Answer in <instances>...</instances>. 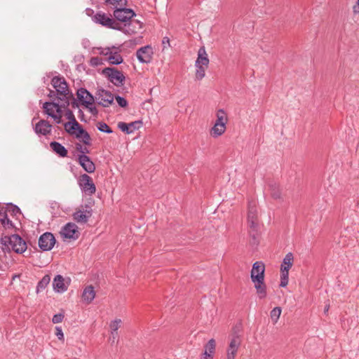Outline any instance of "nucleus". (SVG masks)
Wrapping results in <instances>:
<instances>
[{"instance_id": "nucleus-1", "label": "nucleus", "mask_w": 359, "mask_h": 359, "mask_svg": "<svg viewBox=\"0 0 359 359\" xmlns=\"http://www.w3.org/2000/svg\"><path fill=\"white\" fill-rule=\"evenodd\" d=\"M51 84L55 88V91L50 90L48 96L56 99L60 102H63L64 105L69 104V98L72 94L68 88L67 83L63 77L54 76L52 79Z\"/></svg>"}, {"instance_id": "nucleus-2", "label": "nucleus", "mask_w": 359, "mask_h": 359, "mask_svg": "<svg viewBox=\"0 0 359 359\" xmlns=\"http://www.w3.org/2000/svg\"><path fill=\"white\" fill-rule=\"evenodd\" d=\"M0 248L4 252L13 251L22 254L27 250V244L18 234L5 235L0 238Z\"/></svg>"}, {"instance_id": "nucleus-3", "label": "nucleus", "mask_w": 359, "mask_h": 359, "mask_svg": "<svg viewBox=\"0 0 359 359\" xmlns=\"http://www.w3.org/2000/svg\"><path fill=\"white\" fill-rule=\"evenodd\" d=\"M69 105H64L63 102L53 99L51 102H46L43 104L45 114L51 117L54 121L59 124L62 122L63 111Z\"/></svg>"}, {"instance_id": "nucleus-4", "label": "nucleus", "mask_w": 359, "mask_h": 359, "mask_svg": "<svg viewBox=\"0 0 359 359\" xmlns=\"http://www.w3.org/2000/svg\"><path fill=\"white\" fill-rule=\"evenodd\" d=\"M94 22L100 24L103 27L114 29H121V25L110 14H107L102 11H98L92 18Z\"/></svg>"}, {"instance_id": "nucleus-5", "label": "nucleus", "mask_w": 359, "mask_h": 359, "mask_svg": "<svg viewBox=\"0 0 359 359\" xmlns=\"http://www.w3.org/2000/svg\"><path fill=\"white\" fill-rule=\"evenodd\" d=\"M248 225L252 231H257L259 227V216L257 202L254 200L250 201L248 205Z\"/></svg>"}, {"instance_id": "nucleus-6", "label": "nucleus", "mask_w": 359, "mask_h": 359, "mask_svg": "<svg viewBox=\"0 0 359 359\" xmlns=\"http://www.w3.org/2000/svg\"><path fill=\"white\" fill-rule=\"evenodd\" d=\"M241 341V337L238 333L234 332L230 334L229 343L226 349V359H235Z\"/></svg>"}, {"instance_id": "nucleus-7", "label": "nucleus", "mask_w": 359, "mask_h": 359, "mask_svg": "<svg viewBox=\"0 0 359 359\" xmlns=\"http://www.w3.org/2000/svg\"><path fill=\"white\" fill-rule=\"evenodd\" d=\"M109 80L116 86H121L123 84L125 76L122 72L115 68L107 67L102 71Z\"/></svg>"}, {"instance_id": "nucleus-8", "label": "nucleus", "mask_w": 359, "mask_h": 359, "mask_svg": "<svg viewBox=\"0 0 359 359\" xmlns=\"http://www.w3.org/2000/svg\"><path fill=\"white\" fill-rule=\"evenodd\" d=\"M79 185L81 190L87 195L90 196L96 191V187L92 178L87 174L81 175L79 180Z\"/></svg>"}, {"instance_id": "nucleus-9", "label": "nucleus", "mask_w": 359, "mask_h": 359, "mask_svg": "<svg viewBox=\"0 0 359 359\" xmlns=\"http://www.w3.org/2000/svg\"><path fill=\"white\" fill-rule=\"evenodd\" d=\"M60 234L65 239L76 240L79 237L80 233L76 224L69 222L62 228Z\"/></svg>"}, {"instance_id": "nucleus-10", "label": "nucleus", "mask_w": 359, "mask_h": 359, "mask_svg": "<svg viewBox=\"0 0 359 359\" xmlns=\"http://www.w3.org/2000/svg\"><path fill=\"white\" fill-rule=\"evenodd\" d=\"M123 7H116L114 8V9L113 15L116 20L126 22L127 21L131 20L132 18H133L135 15V13L133 10L130 8H126Z\"/></svg>"}, {"instance_id": "nucleus-11", "label": "nucleus", "mask_w": 359, "mask_h": 359, "mask_svg": "<svg viewBox=\"0 0 359 359\" xmlns=\"http://www.w3.org/2000/svg\"><path fill=\"white\" fill-rule=\"evenodd\" d=\"M100 53L106 57V60L111 65H119L123 60L114 47L106 48L102 50Z\"/></svg>"}, {"instance_id": "nucleus-12", "label": "nucleus", "mask_w": 359, "mask_h": 359, "mask_svg": "<svg viewBox=\"0 0 359 359\" xmlns=\"http://www.w3.org/2000/svg\"><path fill=\"white\" fill-rule=\"evenodd\" d=\"M55 243L54 236L49 232L42 234L39 239V246L43 251L50 250Z\"/></svg>"}, {"instance_id": "nucleus-13", "label": "nucleus", "mask_w": 359, "mask_h": 359, "mask_svg": "<svg viewBox=\"0 0 359 359\" xmlns=\"http://www.w3.org/2000/svg\"><path fill=\"white\" fill-rule=\"evenodd\" d=\"M95 98L99 104L107 107L113 103L114 97L109 91L104 89H99Z\"/></svg>"}, {"instance_id": "nucleus-14", "label": "nucleus", "mask_w": 359, "mask_h": 359, "mask_svg": "<svg viewBox=\"0 0 359 359\" xmlns=\"http://www.w3.org/2000/svg\"><path fill=\"white\" fill-rule=\"evenodd\" d=\"M264 271L265 266L262 262H255L250 273L252 282L264 280Z\"/></svg>"}, {"instance_id": "nucleus-15", "label": "nucleus", "mask_w": 359, "mask_h": 359, "mask_svg": "<svg viewBox=\"0 0 359 359\" xmlns=\"http://www.w3.org/2000/svg\"><path fill=\"white\" fill-rule=\"evenodd\" d=\"M92 209L86 205L85 209L82 208L76 210L72 216L74 220L77 223L86 224L88 221L89 218L92 216Z\"/></svg>"}, {"instance_id": "nucleus-16", "label": "nucleus", "mask_w": 359, "mask_h": 359, "mask_svg": "<svg viewBox=\"0 0 359 359\" xmlns=\"http://www.w3.org/2000/svg\"><path fill=\"white\" fill-rule=\"evenodd\" d=\"M70 284V279L64 278L61 275H57L53 281V290L56 292L62 293L67 290V288Z\"/></svg>"}, {"instance_id": "nucleus-17", "label": "nucleus", "mask_w": 359, "mask_h": 359, "mask_svg": "<svg viewBox=\"0 0 359 359\" xmlns=\"http://www.w3.org/2000/svg\"><path fill=\"white\" fill-rule=\"evenodd\" d=\"M152 54V48L149 46L140 48L136 53L137 59L142 63L149 62L151 59Z\"/></svg>"}, {"instance_id": "nucleus-18", "label": "nucleus", "mask_w": 359, "mask_h": 359, "mask_svg": "<svg viewBox=\"0 0 359 359\" xmlns=\"http://www.w3.org/2000/svg\"><path fill=\"white\" fill-rule=\"evenodd\" d=\"M77 97L82 105H90L94 104V97L85 88H80L77 91Z\"/></svg>"}, {"instance_id": "nucleus-19", "label": "nucleus", "mask_w": 359, "mask_h": 359, "mask_svg": "<svg viewBox=\"0 0 359 359\" xmlns=\"http://www.w3.org/2000/svg\"><path fill=\"white\" fill-rule=\"evenodd\" d=\"M78 161L81 166L88 173H92L95 170L94 163L85 154L78 156Z\"/></svg>"}, {"instance_id": "nucleus-20", "label": "nucleus", "mask_w": 359, "mask_h": 359, "mask_svg": "<svg viewBox=\"0 0 359 359\" xmlns=\"http://www.w3.org/2000/svg\"><path fill=\"white\" fill-rule=\"evenodd\" d=\"M52 126L48 121L41 120L34 127V131L38 135H47L50 133Z\"/></svg>"}, {"instance_id": "nucleus-21", "label": "nucleus", "mask_w": 359, "mask_h": 359, "mask_svg": "<svg viewBox=\"0 0 359 359\" xmlns=\"http://www.w3.org/2000/svg\"><path fill=\"white\" fill-rule=\"evenodd\" d=\"M142 28V23L140 21L134 20L128 24H125L124 26H121L120 31L123 33L131 35L136 33Z\"/></svg>"}, {"instance_id": "nucleus-22", "label": "nucleus", "mask_w": 359, "mask_h": 359, "mask_svg": "<svg viewBox=\"0 0 359 359\" xmlns=\"http://www.w3.org/2000/svg\"><path fill=\"white\" fill-rule=\"evenodd\" d=\"M216 342L215 339H210L205 345L204 352L201 359H212L215 351Z\"/></svg>"}, {"instance_id": "nucleus-23", "label": "nucleus", "mask_w": 359, "mask_h": 359, "mask_svg": "<svg viewBox=\"0 0 359 359\" xmlns=\"http://www.w3.org/2000/svg\"><path fill=\"white\" fill-rule=\"evenodd\" d=\"M209 62L210 60L208 57L205 48L204 46H202L198 51V57L195 62V66L208 67Z\"/></svg>"}, {"instance_id": "nucleus-24", "label": "nucleus", "mask_w": 359, "mask_h": 359, "mask_svg": "<svg viewBox=\"0 0 359 359\" xmlns=\"http://www.w3.org/2000/svg\"><path fill=\"white\" fill-rule=\"evenodd\" d=\"M294 263V256L292 252L286 254L280 266V272L289 273L290 268Z\"/></svg>"}, {"instance_id": "nucleus-25", "label": "nucleus", "mask_w": 359, "mask_h": 359, "mask_svg": "<svg viewBox=\"0 0 359 359\" xmlns=\"http://www.w3.org/2000/svg\"><path fill=\"white\" fill-rule=\"evenodd\" d=\"M65 130L69 135H74L76 137V134L79 130L82 129L81 126L77 122L76 119H74L73 121H69L64 123Z\"/></svg>"}, {"instance_id": "nucleus-26", "label": "nucleus", "mask_w": 359, "mask_h": 359, "mask_svg": "<svg viewBox=\"0 0 359 359\" xmlns=\"http://www.w3.org/2000/svg\"><path fill=\"white\" fill-rule=\"evenodd\" d=\"M95 297V292L92 285L86 287L82 293L83 301L87 304H90Z\"/></svg>"}, {"instance_id": "nucleus-27", "label": "nucleus", "mask_w": 359, "mask_h": 359, "mask_svg": "<svg viewBox=\"0 0 359 359\" xmlns=\"http://www.w3.org/2000/svg\"><path fill=\"white\" fill-rule=\"evenodd\" d=\"M252 283H254L258 297L259 299H264L267 295L266 286L264 283V280L255 281Z\"/></svg>"}, {"instance_id": "nucleus-28", "label": "nucleus", "mask_w": 359, "mask_h": 359, "mask_svg": "<svg viewBox=\"0 0 359 359\" xmlns=\"http://www.w3.org/2000/svg\"><path fill=\"white\" fill-rule=\"evenodd\" d=\"M52 150L61 157H65L67 155V150L65 147L57 142H52L50 144Z\"/></svg>"}, {"instance_id": "nucleus-29", "label": "nucleus", "mask_w": 359, "mask_h": 359, "mask_svg": "<svg viewBox=\"0 0 359 359\" xmlns=\"http://www.w3.org/2000/svg\"><path fill=\"white\" fill-rule=\"evenodd\" d=\"M215 116H216V121H215V124H219V125H222V126H226V123L228 122V116H227L226 111L224 109H218L216 111Z\"/></svg>"}, {"instance_id": "nucleus-30", "label": "nucleus", "mask_w": 359, "mask_h": 359, "mask_svg": "<svg viewBox=\"0 0 359 359\" xmlns=\"http://www.w3.org/2000/svg\"><path fill=\"white\" fill-rule=\"evenodd\" d=\"M269 191L270 193L271 196L276 199H280L281 198V191L280 189L279 185L276 184V183H271L269 184Z\"/></svg>"}, {"instance_id": "nucleus-31", "label": "nucleus", "mask_w": 359, "mask_h": 359, "mask_svg": "<svg viewBox=\"0 0 359 359\" xmlns=\"http://www.w3.org/2000/svg\"><path fill=\"white\" fill-rule=\"evenodd\" d=\"M226 129V126L219 125V124H214L212 128L210 130V135L212 137H218L221 135H222Z\"/></svg>"}, {"instance_id": "nucleus-32", "label": "nucleus", "mask_w": 359, "mask_h": 359, "mask_svg": "<svg viewBox=\"0 0 359 359\" xmlns=\"http://www.w3.org/2000/svg\"><path fill=\"white\" fill-rule=\"evenodd\" d=\"M104 4L107 6H110L111 8L116 7L126 6L127 4L126 0H104Z\"/></svg>"}, {"instance_id": "nucleus-33", "label": "nucleus", "mask_w": 359, "mask_h": 359, "mask_svg": "<svg viewBox=\"0 0 359 359\" xmlns=\"http://www.w3.org/2000/svg\"><path fill=\"white\" fill-rule=\"evenodd\" d=\"M76 137L81 139V141L86 145L90 144V137L89 134L83 128L79 130Z\"/></svg>"}, {"instance_id": "nucleus-34", "label": "nucleus", "mask_w": 359, "mask_h": 359, "mask_svg": "<svg viewBox=\"0 0 359 359\" xmlns=\"http://www.w3.org/2000/svg\"><path fill=\"white\" fill-rule=\"evenodd\" d=\"M50 281V276L49 275L44 276L42 279L38 283L36 292H39L46 288Z\"/></svg>"}, {"instance_id": "nucleus-35", "label": "nucleus", "mask_w": 359, "mask_h": 359, "mask_svg": "<svg viewBox=\"0 0 359 359\" xmlns=\"http://www.w3.org/2000/svg\"><path fill=\"white\" fill-rule=\"evenodd\" d=\"M196 67V80H201L203 79L205 76V70L208 68V67L205 66H195Z\"/></svg>"}, {"instance_id": "nucleus-36", "label": "nucleus", "mask_w": 359, "mask_h": 359, "mask_svg": "<svg viewBox=\"0 0 359 359\" xmlns=\"http://www.w3.org/2000/svg\"><path fill=\"white\" fill-rule=\"evenodd\" d=\"M142 121L140 120L135 121L133 122H131L130 123H128V130L130 134L134 133L135 130L140 129L142 126Z\"/></svg>"}, {"instance_id": "nucleus-37", "label": "nucleus", "mask_w": 359, "mask_h": 359, "mask_svg": "<svg viewBox=\"0 0 359 359\" xmlns=\"http://www.w3.org/2000/svg\"><path fill=\"white\" fill-rule=\"evenodd\" d=\"M122 324V320L119 318L111 321L109 324L110 332H118V328Z\"/></svg>"}, {"instance_id": "nucleus-38", "label": "nucleus", "mask_w": 359, "mask_h": 359, "mask_svg": "<svg viewBox=\"0 0 359 359\" xmlns=\"http://www.w3.org/2000/svg\"><path fill=\"white\" fill-rule=\"evenodd\" d=\"M281 314V309L280 307H275L271 311V318L273 323H276Z\"/></svg>"}, {"instance_id": "nucleus-39", "label": "nucleus", "mask_w": 359, "mask_h": 359, "mask_svg": "<svg viewBox=\"0 0 359 359\" xmlns=\"http://www.w3.org/2000/svg\"><path fill=\"white\" fill-rule=\"evenodd\" d=\"M97 128L100 131L103 132V133H112V130L109 128V126L104 122L97 123Z\"/></svg>"}, {"instance_id": "nucleus-40", "label": "nucleus", "mask_w": 359, "mask_h": 359, "mask_svg": "<svg viewBox=\"0 0 359 359\" xmlns=\"http://www.w3.org/2000/svg\"><path fill=\"white\" fill-rule=\"evenodd\" d=\"M288 280H289V273L280 272V286L283 287H286L288 284Z\"/></svg>"}, {"instance_id": "nucleus-41", "label": "nucleus", "mask_w": 359, "mask_h": 359, "mask_svg": "<svg viewBox=\"0 0 359 359\" xmlns=\"http://www.w3.org/2000/svg\"><path fill=\"white\" fill-rule=\"evenodd\" d=\"M118 128L122 131L126 133V134H130L129 130H128V125L126 123L124 122H119L118 123Z\"/></svg>"}, {"instance_id": "nucleus-42", "label": "nucleus", "mask_w": 359, "mask_h": 359, "mask_svg": "<svg viewBox=\"0 0 359 359\" xmlns=\"http://www.w3.org/2000/svg\"><path fill=\"white\" fill-rule=\"evenodd\" d=\"M115 98H116L117 103L118 104V105L120 107H125L127 106L128 102L125 98H123L121 96H116Z\"/></svg>"}, {"instance_id": "nucleus-43", "label": "nucleus", "mask_w": 359, "mask_h": 359, "mask_svg": "<svg viewBox=\"0 0 359 359\" xmlns=\"http://www.w3.org/2000/svg\"><path fill=\"white\" fill-rule=\"evenodd\" d=\"M65 109V116L67 119H68L69 121H73L74 119H76L74 114L70 109H67V107Z\"/></svg>"}, {"instance_id": "nucleus-44", "label": "nucleus", "mask_w": 359, "mask_h": 359, "mask_svg": "<svg viewBox=\"0 0 359 359\" xmlns=\"http://www.w3.org/2000/svg\"><path fill=\"white\" fill-rule=\"evenodd\" d=\"M64 318V315L62 314V313H57V314H55L53 316V318H52V321L53 323L56 324V323H60L62 321Z\"/></svg>"}, {"instance_id": "nucleus-45", "label": "nucleus", "mask_w": 359, "mask_h": 359, "mask_svg": "<svg viewBox=\"0 0 359 359\" xmlns=\"http://www.w3.org/2000/svg\"><path fill=\"white\" fill-rule=\"evenodd\" d=\"M118 332H110L109 341L111 344L116 343L118 341Z\"/></svg>"}, {"instance_id": "nucleus-46", "label": "nucleus", "mask_w": 359, "mask_h": 359, "mask_svg": "<svg viewBox=\"0 0 359 359\" xmlns=\"http://www.w3.org/2000/svg\"><path fill=\"white\" fill-rule=\"evenodd\" d=\"M84 107L88 109V111L92 115L96 116L97 114L98 111L96 109V107L93 105V104H91L90 105H86Z\"/></svg>"}, {"instance_id": "nucleus-47", "label": "nucleus", "mask_w": 359, "mask_h": 359, "mask_svg": "<svg viewBox=\"0 0 359 359\" xmlns=\"http://www.w3.org/2000/svg\"><path fill=\"white\" fill-rule=\"evenodd\" d=\"M76 149L77 151H80L81 154L86 155V154L89 152L88 148L83 147L81 144H76Z\"/></svg>"}, {"instance_id": "nucleus-48", "label": "nucleus", "mask_w": 359, "mask_h": 359, "mask_svg": "<svg viewBox=\"0 0 359 359\" xmlns=\"http://www.w3.org/2000/svg\"><path fill=\"white\" fill-rule=\"evenodd\" d=\"M1 224L6 229H11L14 227L12 221H11L8 218L5 220L4 223H1Z\"/></svg>"}, {"instance_id": "nucleus-49", "label": "nucleus", "mask_w": 359, "mask_h": 359, "mask_svg": "<svg viewBox=\"0 0 359 359\" xmlns=\"http://www.w3.org/2000/svg\"><path fill=\"white\" fill-rule=\"evenodd\" d=\"M55 330H56L55 334L57 337V338L60 340L63 339L64 334H63L62 330L60 327H56Z\"/></svg>"}, {"instance_id": "nucleus-50", "label": "nucleus", "mask_w": 359, "mask_h": 359, "mask_svg": "<svg viewBox=\"0 0 359 359\" xmlns=\"http://www.w3.org/2000/svg\"><path fill=\"white\" fill-rule=\"evenodd\" d=\"M8 218V216L5 211L0 210V222L4 223L5 220Z\"/></svg>"}, {"instance_id": "nucleus-51", "label": "nucleus", "mask_w": 359, "mask_h": 359, "mask_svg": "<svg viewBox=\"0 0 359 359\" xmlns=\"http://www.w3.org/2000/svg\"><path fill=\"white\" fill-rule=\"evenodd\" d=\"M163 48L170 46V39L168 37H164L162 41Z\"/></svg>"}, {"instance_id": "nucleus-52", "label": "nucleus", "mask_w": 359, "mask_h": 359, "mask_svg": "<svg viewBox=\"0 0 359 359\" xmlns=\"http://www.w3.org/2000/svg\"><path fill=\"white\" fill-rule=\"evenodd\" d=\"M353 11L354 13H359V0H357L355 4L353 6Z\"/></svg>"}, {"instance_id": "nucleus-53", "label": "nucleus", "mask_w": 359, "mask_h": 359, "mask_svg": "<svg viewBox=\"0 0 359 359\" xmlns=\"http://www.w3.org/2000/svg\"><path fill=\"white\" fill-rule=\"evenodd\" d=\"M329 308H330V305H329V304H327V305H326V306H325V309H324V312H325V313L328 311Z\"/></svg>"}, {"instance_id": "nucleus-54", "label": "nucleus", "mask_w": 359, "mask_h": 359, "mask_svg": "<svg viewBox=\"0 0 359 359\" xmlns=\"http://www.w3.org/2000/svg\"><path fill=\"white\" fill-rule=\"evenodd\" d=\"M86 11L88 15H90V13H93V11L91 9H87Z\"/></svg>"}, {"instance_id": "nucleus-55", "label": "nucleus", "mask_w": 359, "mask_h": 359, "mask_svg": "<svg viewBox=\"0 0 359 359\" xmlns=\"http://www.w3.org/2000/svg\"><path fill=\"white\" fill-rule=\"evenodd\" d=\"M79 115H80L81 116H83V111H82L81 110H79Z\"/></svg>"}, {"instance_id": "nucleus-56", "label": "nucleus", "mask_w": 359, "mask_h": 359, "mask_svg": "<svg viewBox=\"0 0 359 359\" xmlns=\"http://www.w3.org/2000/svg\"><path fill=\"white\" fill-rule=\"evenodd\" d=\"M20 276L19 275H14L13 277V279H15L17 278H18Z\"/></svg>"}, {"instance_id": "nucleus-57", "label": "nucleus", "mask_w": 359, "mask_h": 359, "mask_svg": "<svg viewBox=\"0 0 359 359\" xmlns=\"http://www.w3.org/2000/svg\"><path fill=\"white\" fill-rule=\"evenodd\" d=\"M15 208H16L18 212L20 211V209L18 207H15Z\"/></svg>"}]
</instances>
